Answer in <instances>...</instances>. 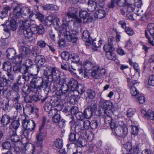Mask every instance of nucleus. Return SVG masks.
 I'll return each mask as SVG.
<instances>
[{
    "instance_id": "nucleus-1",
    "label": "nucleus",
    "mask_w": 154,
    "mask_h": 154,
    "mask_svg": "<svg viewBox=\"0 0 154 154\" xmlns=\"http://www.w3.org/2000/svg\"><path fill=\"white\" fill-rule=\"evenodd\" d=\"M18 29L19 32L22 33L26 38L31 37L33 34H38L42 35L45 29L43 26L40 24L39 26L34 24H31L30 21H20Z\"/></svg>"
},
{
    "instance_id": "nucleus-2",
    "label": "nucleus",
    "mask_w": 154,
    "mask_h": 154,
    "mask_svg": "<svg viewBox=\"0 0 154 154\" xmlns=\"http://www.w3.org/2000/svg\"><path fill=\"white\" fill-rule=\"evenodd\" d=\"M14 3H12V7H13V11L10 13V17L11 18L16 19L18 23L20 24V21L28 20H25V18L28 16L31 13L30 9L27 7H21L20 5H17L14 7Z\"/></svg>"
},
{
    "instance_id": "nucleus-3",
    "label": "nucleus",
    "mask_w": 154,
    "mask_h": 154,
    "mask_svg": "<svg viewBox=\"0 0 154 154\" xmlns=\"http://www.w3.org/2000/svg\"><path fill=\"white\" fill-rule=\"evenodd\" d=\"M68 78L66 77H62L60 81L57 84L61 85L60 89L56 92V95L59 97L61 100H64L67 95L69 96L71 93L69 87L68 83Z\"/></svg>"
},
{
    "instance_id": "nucleus-4",
    "label": "nucleus",
    "mask_w": 154,
    "mask_h": 154,
    "mask_svg": "<svg viewBox=\"0 0 154 154\" xmlns=\"http://www.w3.org/2000/svg\"><path fill=\"white\" fill-rule=\"evenodd\" d=\"M49 81L47 79L45 81L42 78L38 77H34L30 82V84L33 88H36L37 92L38 89L44 88H46L48 87Z\"/></svg>"
},
{
    "instance_id": "nucleus-5",
    "label": "nucleus",
    "mask_w": 154,
    "mask_h": 154,
    "mask_svg": "<svg viewBox=\"0 0 154 154\" xmlns=\"http://www.w3.org/2000/svg\"><path fill=\"white\" fill-rule=\"evenodd\" d=\"M61 33L64 34L65 40L68 42L72 41L73 43H76L78 40L77 35L75 33L71 34L69 31L67 30L66 26L62 24L61 27Z\"/></svg>"
},
{
    "instance_id": "nucleus-6",
    "label": "nucleus",
    "mask_w": 154,
    "mask_h": 154,
    "mask_svg": "<svg viewBox=\"0 0 154 154\" xmlns=\"http://www.w3.org/2000/svg\"><path fill=\"white\" fill-rule=\"evenodd\" d=\"M17 20H16V19L11 18L9 25H7V23L8 22V20H6L5 23L2 24V25L4 27V31L5 32L7 33L8 36L4 38L5 39L9 37L10 34V31L11 30L14 31L17 29Z\"/></svg>"
},
{
    "instance_id": "nucleus-7",
    "label": "nucleus",
    "mask_w": 154,
    "mask_h": 154,
    "mask_svg": "<svg viewBox=\"0 0 154 154\" xmlns=\"http://www.w3.org/2000/svg\"><path fill=\"white\" fill-rule=\"evenodd\" d=\"M8 80L5 77L0 78V94L2 92V94L5 97H7L8 95Z\"/></svg>"
},
{
    "instance_id": "nucleus-8",
    "label": "nucleus",
    "mask_w": 154,
    "mask_h": 154,
    "mask_svg": "<svg viewBox=\"0 0 154 154\" xmlns=\"http://www.w3.org/2000/svg\"><path fill=\"white\" fill-rule=\"evenodd\" d=\"M71 121L69 122L70 124L72 125H75V131L76 133L80 135L83 134L86 131L85 130L82 129L81 122L79 121L75 122L73 120V117L71 116Z\"/></svg>"
},
{
    "instance_id": "nucleus-9",
    "label": "nucleus",
    "mask_w": 154,
    "mask_h": 154,
    "mask_svg": "<svg viewBox=\"0 0 154 154\" xmlns=\"http://www.w3.org/2000/svg\"><path fill=\"white\" fill-rule=\"evenodd\" d=\"M46 60L44 56L38 54L35 55V62L36 64L37 72L38 73L42 67V66L45 62Z\"/></svg>"
},
{
    "instance_id": "nucleus-10",
    "label": "nucleus",
    "mask_w": 154,
    "mask_h": 154,
    "mask_svg": "<svg viewBox=\"0 0 154 154\" xmlns=\"http://www.w3.org/2000/svg\"><path fill=\"white\" fill-rule=\"evenodd\" d=\"M128 86L130 88V93L131 95L133 96L138 95L139 94V92L135 86L137 83V81L134 80L131 82H130L129 79H128Z\"/></svg>"
},
{
    "instance_id": "nucleus-11",
    "label": "nucleus",
    "mask_w": 154,
    "mask_h": 154,
    "mask_svg": "<svg viewBox=\"0 0 154 154\" xmlns=\"http://www.w3.org/2000/svg\"><path fill=\"white\" fill-rule=\"evenodd\" d=\"M22 124L24 128L27 129L31 131L33 130L35 126V122L32 120H24Z\"/></svg>"
},
{
    "instance_id": "nucleus-12",
    "label": "nucleus",
    "mask_w": 154,
    "mask_h": 154,
    "mask_svg": "<svg viewBox=\"0 0 154 154\" xmlns=\"http://www.w3.org/2000/svg\"><path fill=\"white\" fill-rule=\"evenodd\" d=\"M51 72V75L52 77V81L54 82H56V83H57L60 82L63 77H66L64 75H62L60 77V72L58 70L56 69L55 68H54L52 69V71Z\"/></svg>"
},
{
    "instance_id": "nucleus-13",
    "label": "nucleus",
    "mask_w": 154,
    "mask_h": 154,
    "mask_svg": "<svg viewBox=\"0 0 154 154\" xmlns=\"http://www.w3.org/2000/svg\"><path fill=\"white\" fill-rule=\"evenodd\" d=\"M77 12L76 8L74 7H70L69 8L68 11L66 15L63 17V21H65L66 22H68L70 20L67 19V17L72 18L75 17V14Z\"/></svg>"
},
{
    "instance_id": "nucleus-14",
    "label": "nucleus",
    "mask_w": 154,
    "mask_h": 154,
    "mask_svg": "<svg viewBox=\"0 0 154 154\" xmlns=\"http://www.w3.org/2000/svg\"><path fill=\"white\" fill-rule=\"evenodd\" d=\"M99 102L100 105L104 109V112L105 111L112 110V103L111 101L100 99Z\"/></svg>"
},
{
    "instance_id": "nucleus-15",
    "label": "nucleus",
    "mask_w": 154,
    "mask_h": 154,
    "mask_svg": "<svg viewBox=\"0 0 154 154\" xmlns=\"http://www.w3.org/2000/svg\"><path fill=\"white\" fill-rule=\"evenodd\" d=\"M116 134L119 137H125L128 133V129L126 127L121 126H116L115 129Z\"/></svg>"
},
{
    "instance_id": "nucleus-16",
    "label": "nucleus",
    "mask_w": 154,
    "mask_h": 154,
    "mask_svg": "<svg viewBox=\"0 0 154 154\" xmlns=\"http://www.w3.org/2000/svg\"><path fill=\"white\" fill-rule=\"evenodd\" d=\"M79 16L81 19H82L84 23H87L89 20L93 19L91 14H89L85 11H81L79 12Z\"/></svg>"
},
{
    "instance_id": "nucleus-17",
    "label": "nucleus",
    "mask_w": 154,
    "mask_h": 154,
    "mask_svg": "<svg viewBox=\"0 0 154 154\" xmlns=\"http://www.w3.org/2000/svg\"><path fill=\"white\" fill-rule=\"evenodd\" d=\"M105 69H100L98 67H96L92 72L91 75L95 79H99L102 76V74H104Z\"/></svg>"
},
{
    "instance_id": "nucleus-18",
    "label": "nucleus",
    "mask_w": 154,
    "mask_h": 154,
    "mask_svg": "<svg viewBox=\"0 0 154 154\" xmlns=\"http://www.w3.org/2000/svg\"><path fill=\"white\" fill-rule=\"evenodd\" d=\"M113 113L112 110H109L105 111L104 112V122L106 124H109L112 122V121H113L112 119L111 116Z\"/></svg>"
},
{
    "instance_id": "nucleus-19",
    "label": "nucleus",
    "mask_w": 154,
    "mask_h": 154,
    "mask_svg": "<svg viewBox=\"0 0 154 154\" xmlns=\"http://www.w3.org/2000/svg\"><path fill=\"white\" fill-rule=\"evenodd\" d=\"M16 145H2V147L4 149H8L9 150H10L14 149V150L16 151L20 152H22L24 149L25 148L26 146V145H23L22 147H18L15 148Z\"/></svg>"
},
{
    "instance_id": "nucleus-20",
    "label": "nucleus",
    "mask_w": 154,
    "mask_h": 154,
    "mask_svg": "<svg viewBox=\"0 0 154 154\" xmlns=\"http://www.w3.org/2000/svg\"><path fill=\"white\" fill-rule=\"evenodd\" d=\"M22 91L26 95L29 94L31 92L36 93V88H33L30 84V86L27 85H24L23 87Z\"/></svg>"
},
{
    "instance_id": "nucleus-21",
    "label": "nucleus",
    "mask_w": 154,
    "mask_h": 154,
    "mask_svg": "<svg viewBox=\"0 0 154 154\" xmlns=\"http://www.w3.org/2000/svg\"><path fill=\"white\" fill-rule=\"evenodd\" d=\"M68 83L69 86L70 87V90L71 93H73V91L77 90L79 85L77 82L74 80H69L68 79Z\"/></svg>"
},
{
    "instance_id": "nucleus-22",
    "label": "nucleus",
    "mask_w": 154,
    "mask_h": 154,
    "mask_svg": "<svg viewBox=\"0 0 154 154\" xmlns=\"http://www.w3.org/2000/svg\"><path fill=\"white\" fill-rule=\"evenodd\" d=\"M106 13L103 9H99L96 11L94 14V17L96 18L102 19L104 18Z\"/></svg>"
},
{
    "instance_id": "nucleus-23",
    "label": "nucleus",
    "mask_w": 154,
    "mask_h": 154,
    "mask_svg": "<svg viewBox=\"0 0 154 154\" xmlns=\"http://www.w3.org/2000/svg\"><path fill=\"white\" fill-rule=\"evenodd\" d=\"M82 39L85 42H87L89 45L91 44L92 38L90 37L89 32L87 30H85L83 33L82 36Z\"/></svg>"
},
{
    "instance_id": "nucleus-24",
    "label": "nucleus",
    "mask_w": 154,
    "mask_h": 154,
    "mask_svg": "<svg viewBox=\"0 0 154 154\" xmlns=\"http://www.w3.org/2000/svg\"><path fill=\"white\" fill-rule=\"evenodd\" d=\"M50 37L53 40L55 41V36L58 35L57 38L60 39V38L61 32L60 31L51 29L49 31Z\"/></svg>"
},
{
    "instance_id": "nucleus-25",
    "label": "nucleus",
    "mask_w": 154,
    "mask_h": 154,
    "mask_svg": "<svg viewBox=\"0 0 154 154\" xmlns=\"http://www.w3.org/2000/svg\"><path fill=\"white\" fill-rule=\"evenodd\" d=\"M11 118L8 115L5 114L2 117L1 122L4 127H6L10 122Z\"/></svg>"
},
{
    "instance_id": "nucleus-26",
    "label": "nucleus",
    "mask_w": 154,
    "mask_h": 154,
    "mask_svg": "<svg viewBox=\"0 0 154 154\" xmlns=\"http://www.w3.org/2000/svg\"><path fill=\"white\" fill-rule=\"evenodd\" d=\"M20 51V54L23 56V57H24L26 58L29 57V51L28 48L25 46H21Z\"/></svg>"
},
{
    "instance_id": "nucleus-27",
    "label": "nucleus",
    "mask_w": 154,
    "mask_h": 154,
    "mask_svg": "<svg viewBox=\"0 0 154 154\" xmlns=\"http://www.w3.org/2000/svg\"><path fill=\"white\" fill-rule=\"evenodd\" d=\"M7 58L10 60H13L15 57L16 52L15 50L12 48H9L6 50Z\"/></svg>"
},
{
    "instance_id": "nucleus-28",
    "label": "nucleus",
    "mask_w": 154,
    "mask_h": 154,
    "mask_svg": "<svg viewBox=\"0 0 154 154\" xmlns=\"http://www.w3.org/2000/svg\"><path fill=\"white\" fill-rule=\"evenodd\" d=\"M9 133L12 141L17 142L20 141L19 137L17 134L16 131H12L11 129H10V131H9Z\"/></svg>"
},
{
    "instance_id": "nucleus-29",
    "label": "nucleus",
    "mask_w": 154,
    "mask_h": 154,
    "mask_svg": "<svg viewBox=\"0 0 154 154\" xmlns=\"http://www.w3.org/2000/svg\"><path fill=\"white\" fill-rule=\"evenodd\" d=\"M20 125V124L18 120H14L12 122L10 126L9 131H10V129H11L12 131H16Z\"/></svg>"
},
{
    "instance_id": "nucleus-30",
    "label": "nucleus",
    "mask_w": 154,
    "mask_h": 154,
    "mask_svg": "<svg viewBox=\"0 0 154 154\" xmlns=\"http://www.w3.org/2000/svg\"><path fill=\"white\" fill-rule=\"evenodd\" d=\"M24 68L22 65H15L13 67V71L15 73L20 72L22 74L25 71Z\"/></svg>"
},
{
    "instance_id": "nucleus-31",
    "label": "nucleus",
    "mask_w": 154,
    "mask_h": 154,
    "mask_svg": "<svg viewBox=\"0 0 154 154\" xmlns=\"http://www.w3.org/2000/svg\"><path fill=\"white\" fill-rule=\"evenodd\" d=\"M88 10L90 11H93L95 10L96 6L97 5L95 2L93 0H90L88 1Z\"/></svg>"
},
{
    "instance_id": "nucleus-32",
    "label": "nucleus",
    "mask_w": 154,
    "mask_h": 154,
    "mask_svg": "<svg viewBox=\"0 0 154 154\" xmlns=\"http://www.w3.org/2000/svg\"><path fill=\"white\" fill-rule=\"evenodd\" d=\"M86 93L88 97L90 99H93L96 97L95 91L92 89H88L86 90Z\"/></svg>"
},
{
    "instance_id": "nucleus-33",
    "label": "nucleus",
    "mask_w": 154,
    "mask_h": 154,
    "mask_svg": "<svg viewBox=\"0 0 154 154\" xmlns=\"http://www.w3.org/2000/svg\"><path fill=\"white\" fill-rule=\"evenodd\" d=\"M22 65L25 70H29V69L31 68L33 65V63L31 60L28 59L25 60L24 63Z\"/></svg>"
},
{
    "instance_id": "nucleus-34",
    "label": "nucleus",
    "mask_w": 154,
    "mask_h": 154,
    "mask_svg": "<svg viewBox=\"0 0 154 154\" xmlns=\"http://www.w3.org/2000/svg\"><path fill=\"white\" fill-rule=\"evenodd\" d=\"M2 69L6 72L12 70V66L11 63L8 61L4 62L2 65Z\"/></svg>"
},
{
    "instance_id": "nucleus-35",
    "label": "nucleus",
    "mask_w": 154,
    "mask_h": 154,
    "mask_svg": "<svg viewBox=\"0 0 154 154\" xmlns=\"http://www.w3.org/2000/svg\"><path fill=\"white\" fill-rule=\"evenodd\" d=\"M103 49L106 53L113 51L115 50L113 45L109 43L105 45L103 47Z\"/></svg>"
},
{
    "instance_id": "nucleus-36",
    "label": "nucleus",
    "mask_w": 154,
    "mask_h": 154,
    "mask_svg": "<svg viewBox=\"0 0 154 154\" xmlns=\"http://www.w3.org/2000/svg\"><path fill=\"white\" fill-rule=\"evenodd\" d=\"M92 43L93 46L92 47V49H94V51L97 50V48L100 47L102 44V41L101 40H99L98 42H97L95 39L93 40H92Z\"/></svg>"
},
{
    "instance_id": "nucleus-37",
    "label": "nucleus",
    "mask_w": 154,
    "mask_h": 154,
    "mask_svg": "<svg viewBox=\"0 0 154 154\" xmlns=\"http://www.w3.org/2000/svg\"><path fill=\"white\" fill-rule=\"evenodd\" d=\"M31 13V12L29 15L30 18L32 17L33 16H34L36 18L38 19L41 22H42L44 20V17L41 14L37 13V14H34Z\"/></svg>"
},
{
    "instance_id": "nucleus-38",
    "label": "nucleus",
    "mask_w": 154,
    "mask_h": 154,
    "mask_svg": "<svg viewBox=\"0 0 154 154\" xmlns=\"http://www.w3.org/2000/svg\"><path fill=\"white\" fill-rule=\"evenodd\" d=\"M93 112L90 109L87 108L84 112L85 117L87 119H90L92 116Z\"/></svg>"
},
{
    "instance_id": "nucleus-39",
    "label": "nucleus",
    "mask_w": 154,
    "mask_h": 154,
    "mask_svg": "<svg viewBox=\"0 0 154 154\" xmlns=\"http://www.w3.org/2000/svg\"><path fill=\"white\" fill-rule=\"evenodd\" d=\"M69 59L72 62L75 63H78L79 61V56L76 54H71Z\"/></svg>"
},
{
    "instance_id": "nucleus-40",
    "label": "nucleus",
    "mask_w": 154,
    "mask_h": 154,
    "mask_svg": "<svg viewBox=\"0 0 154 154\" xmlns=\"http://www.w3.org/2000/svg\"><path fill=\"white\" fill-rule=\"evenodd\" d=\"M22 73V76L23 78L24 79L23 81H28L30 80V79L31 78L30 75L28 72L29 70H25Z\"/></svg>"
},
{
    "instance_id": "nucleus-41",
    "label": "nucleus",
    "mask_w": 154,
    "mask_h": 154,
    "mask_svg": "<svg viewBox=\"0 0 154 154\" xmlns=\"http://www.w3.org/2000/svg\"><path fill=\"white\" fill-rule=\"evenodd\" d=\"M106 57L109 60H115L116 59V54L112 52V51L106 53Z\"/></svg>"
},
{
    "instance_id": "nucleus-42",
    "label": "nucleus",
    "mask_w": 154,
    "mask_h": 154,
    "mask_svg": "<svg viewBox=\"0 0 154 154\" xmlns=\"http://www.w3.org/2000/svg\"><path fill=\"white\" fill-rule=\"evenodd\" d=\"M53 17L52 16H47L45 20V25L47 26H50L53 23Z\"/></svg>"
},
{
    "instance_id": "nucleus-43",
    "label": "nucleus",
    "mask_w": 154,
    "mask_h": 154,
    "mask_svg": "<svg viewBox=\"0 0 154 154\" xmlns=\"http://www.w3.org/2000/svg\"><path fill=\"white\" fill-rule=\"evenodd\" d=\"M146 117L148 119L153 120L154 119V112L151 110H148L146 112Z\"/></svg>"
},
{
    "instance_id": "nucleus-44",
    "label": "nucleus",
    "mask_w": 154,
    "mask_h": 154,
    "mask_svg": "<svg viewBox=\"0 0 154 154\" xmlns=\"http://www.w3.org/2000/svg\"><path fill=\"white\" fill-rule=\"evenodd\" d=\"M52 118V121L54 123H57L61 119V116L58 112L54 115Z\"/></svg>"
},
{
    "instance_id": "nucleus-45",
    "label": "nucleus",
    "mask_w": 154,
    "mask_h": 154,
    "mask_svg": "<svg viewBox=\"0 0 154 154\" xmlns=\"http://www.w3.org/2000/svg\"><path fill=\"white\" fill-rule=\"evenodd\" d=\"M145 36L148 38V43L153 46H154V35L149 37L147 35V33L146 31L145 32Z\"/></svg>"
},
{
    "instance_id": "nucleus-46",
    "label": "nucleus",
    "mask_w": 154,
    "mask_h": 154,
    "mask_svg": "<svg viewBox=\"0 0 154 154\" xmlns=\"http://www.w3.org/2000/svg\"><path fill=\"white\" fill-rule=\"evenodd\" d=\"M125 5H126L125 8L127 12L131 13L134 11L135 8V6L134 5L127 3Z\"/></svg>"
},
{
    "instance_id": "nucleus-47",
    "label": "nucleus",
    "mask_w": 154,
    "mask_h": 154,
    "mask_svg": "<svg viewBox=\"0 0 154 154\" xmlns=\"http://www.w3.org/2000/svg\"><path fill=\"white\" fill-rule=\"evenodd\" d=\"M62 58L65 60H68L70 59V55L67 51H63L60 54Z\"/></svg>"
},
{
    "instance_id": "nucleus-48",
    "label": "nucleus",
    "mask_w": 154,
    "mask_h": 154,
    "mask_svg": "<svg viewBox=\"0 0 154 154\" xmlns=\"http://www.w3.org/2000/svg\"><path fill=\"white\" fill-rule=\"evenodd\" d=\"M13 60H15V62L17 63H21L23 60V59H26L24 57H23V56L21 55L20 54L17 56H15L14 57Z\"/></svg>"
},
{
    "instance_id": "nucleus-49",
    "label": "nucleus",
    "mask_w": 154,
    "mask_h": 154,
    "mask_svg": "<svg viewBox=\"0 0 154 154\" xmlns=\"http://www.w3.org/2000/svg\"><path fill=\"white\" fill-rule=\"evenodd\" d=\"M90 105L88 108L89 109L93 112H94L97 109V105L94 101H91L90 103Z\"/></svg>"
},
{
    "instance_id": "nucleus-50",
    "label": "nucleus",
    "mask_w": 154,
    "mask_h": 154,
    "mask_svg": "<svg viewBox=\"0 0 154 154\" xmlns=\"http://www.w3.org/2000/svg\"><path fill=\"white\" fill-rule=\"evenodd\" d=\"M36 138L37 140V144H42V141L43 140V137L41 132H38V134L36 135Z\"/></svg>"
},
{
    "instance_id": "nucleus-51",
    "label": "nucleus",
    "mask_w": 154,
    "mask_h": 154,
    "mask_svg": "<svg viewBox=\"0 0 154 154\" xmlns=\"http://www.w3.org/2000/svg\"><path fill=\"white\" fill-rule=\"evenodd\" d=\"M42 145H32V154H34L36 152L40 151L42 149Z\"/></svg>"
},
{
    "instance_id": "nucleus-52",
    "label": "nucleus",
    "mask_w": 154,
    "mask_h": 154,
    "mask_svg": "<svg viewBox=\"0 0 154 154\" xmlns=\"http://www.w3.org/2000/svg\"><path fill=\"white\" fill-rule=\"evenodd\" d=\"M32 54L34 56L37 55L39 54L40 53V50H39L38 47L37 46H34L32 49Z\"/></svg>"
},
{
    "instance_id": "nucleus-53",
    "label": "nucleus",
    "mask_w": 154,
    "mask_h": 154,
    "mask_svg": "<svg viewBox=\"0 0 154 154\" xmlns=\"http://www.w3.org/2000/svg\"><path fill=\"white\" fill-rule=\"evenodd\" d=\"M60 111L58 110L57 108H54V109H52L48 111V116L49 118H51L53 115H55V114L59 112Z\"/></svg>"
},
{
    "instance_id": "nucleus-54",
    "label": "nucleus",
    "mask_w": 154,
    "mask_h": 154,
    "mask_svg": "<svg viewBox=\"0 0 154 154\" xmlns=\"http://www.w3.org/2000/svg\"><path fill=\"white\" fill-rule=\"evenodd\" d=\"M99 122L98 121L94 120L91 122L90 127L92 129H95L97 127Z\"/></svg>"
},
{
    "instance_id": "nucleus-55",
    "label": "nucleus",
    "mask_w": 154,
    "mask_h": 154,
    "mask_svg": "<svg viewBox=\"0 0 154 154\" xmlns=\"http://www.w3.org/2000/svg\"><path fill=\"white\" fill-rule=\"evenodd\" d=\"M76 134L74 133H71L69 135V141L72 142V143H74V142L76 140Z\"/></svg>"
},
{
    "instance_id": "nucleus-56",
    "label": "nucleus",
    "mask_w": 154,
    "mask_h": 154,
    "mask_svg": "<svg viewBox=\"0 0 154 154\" xmlns=\"http://www.w3.org/2000/svg\"><path fill=\"white\" fill-rule=\"evenodd\" d=\"M77 90L79 93L82 94L85 92V88L83 85L79 84L78 86Z\"/></svg>"
},
{
    "instance_id": "nucleus-57",
    "label": "nucleus",
    "mask_w": 154,
    "mask_h": 154,
    "mask_svg": "<svg viewBox=\"0 0 154 154\" xmlns=\"http://www.w3.org/2000/svg\"><path fill=\"white\" fill-rule=\"evenodd\" d=\"M136 112V110L132 108L129 109L127 111L126 115L128 117H132Z\"/></svg>"
},
{
    "instance_id": "nucleus-58",
    "label": "nucleus",
    "mask_w": 154,
    "mask_h": 154,
    "mask_svg": "<svg viewBox=\"0 0 154 154\" xmlns=\"http://www.w3.org/2000/svg\"><path fill=\"white\" fill-rule=\"evenodd\" d=\"M137 145H134L132 146V145H123V149H125L127 152H133V148L134 146H136ZM138 146L139 145H138Z\"/></svg>"
},
{
    "instance_id": "nucleus-59",
    "label": "nucleus",
    "mask_w": 154,
    "mask_h": 154,
    "mask_svg": "<svg viewBox=\"0 0 154 154\" xmlns=\"http://www.w3.org/2000/svg\"><path fill=\"white\" fill-rule=\"evenodd\" d=\"M116 3L119 7L124 6L127 3V0H116Z\"/></svg>"
},
{
    "instance_id": "nucleus-60",
    "label": "nucleus",
    "mask_w": 154,
    "mask_h": 154,
    "mask_svg": "<svg viewBox=\"0 0 154 154\" xmlns=\"http://www.w3.org/2000/svg\"><path fill=\"white\" fill-rule=\"evenodd\" d=\"M37 45L41 48H45L47 44L44 41L41 39L38 41L37 42Z\"/></svg>"
},
{
    "instance_id": "nucleus-61",
    "label": "nucleus",
    "mask_w": 154,
    "mask_h": 154,
    "mask_svg": "<svg viewBox=\"0 0 154 154\" xmlns=\"http://www.w3.org/2000/svg\"><path fill=\"white\" fill-rule=\"evenodd\" d=\"M6 74L8 77V79H7L8 80V81H13L14 80V76L12 74V70L6 72Z\"/></svg>"
},
{
    "instance_id": "nucleus-62",
    "label": "nucleus",
    "mask_w": 154,
    "mask_h": 154,
    "mask_svg": "<svg viewBox=\"0 0 154 154\" xmlns=\"http://www.w3.org/2000/svg\"><path fill=\"white\" fill-rule=\"evenodd\" d=\"M6 74L8 77V79H7L8 80V81H13L14 80V76L12 74V70L6 72Z\"/></svg>"
},
{
    "instance_id": "nucleus-63",
    "label": "nucleus",
    "mask_w": 154,
    "mask_h": 154,
    "mask_svg": "<svg viewBox=\"0 0 154 154\" xmlns=\"http://www.w3.org/2000/svg\"><path fill=\"white\" fill-rule=\"evenodd\" d=\"M13 106L17 112H20L21 111L22 109V106L20 103H14Z\"/></svg>"
},
{
    "instance_id": "nucleus-64",
    "label": "nucleus",
    "mask_w": 154,
    "mask_h": 154,
    "mask_svg": "<svg viewBox=\"0 0 154 154\" xmlns=\"http://www.w3.org/2000/svg\"><path fill=\"white\" fill-rule=\"evenodd\" d=\"M76 118L79 120H83L85 118L84 114L82 112H79L76 113L75 115Z\"/></svg>"
}]
</instances>
